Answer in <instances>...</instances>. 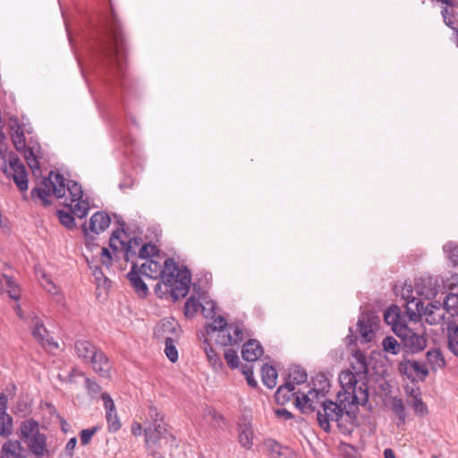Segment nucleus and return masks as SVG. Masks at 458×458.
Masks as SVG:
<instances>
[{"instance_id":"dca6fc26","label":"nucleus","mask_w":458,"mask_h":458,"mask_svg":"<svg viewBox=\"0 0 458 458\" xmlns=\"http://www.w3.org/2000/svg\"><path fill=\"white\" fill-rule=\"evenodd\" d=\"M301 394L300 390H296L295 386L291 383L285 382L284 385L280 386L275 394L276 402L284 405L293 399V403H295V398L297 395Z\"/></svg>"},{"instance_id":"bb28decb","label":"nucleus","mask_w":458,"mask_h":458,"mask_svg":"<svg viewBox=\"0 0 458 458\" xmlns=\"http://www.w3.org/2000/svg\"><path fill=\"white\" fill-rule=\"evenodd\" d=\"M427 361L432 370L443 369L445 366V358L439 349H433L427 352Z\"/></svg>"},{"instance_id":"4d7b16f0","label":"nucleus","mask_w":458,"mask_h":458,"mask_svg":"<svg viewBox=\"0 0 458 458\" xmlns=\"http://www.w3.org/2000/svg\"><path fill=\"white\" fill-rule=\"evenodd\" d=\"M412 408L414 410V412L418 416H424L428 413L427 405L422 402V399L418 395H414Z\"/></svg>"},{"instance_id":"6e6d98bb","label":"nucleus","mask_w":458,"mask_h":458,"mask_svg":"<svg viewBox=\"0 0 458 458\" xmlns=\"http://www.w3.org/2000/svg\"><path fill=\"white\" fill-rule=\"evenodd\" d=\"M41 284L42 286L51 294H58L59 289L55 284V283L51 280V278L45 273L41 276Z\"/></svg>"},{"instance_id":"393cba45","label":"nucleus","mask_w":458,"mask_h":458,"mask_svg":"<svg viewBox=\"0 0 458 458\" xmlns=\"http://www.w3.org/2000/svg\"><path fill=\"white\" fill-rule=\"evenodd\" d=\"M446 334L449 350L458 356V325L455 322H449L446 327Z\"/></svg>"},{"instance_id":"9b49d317","label":"nucleus","mask_w":458,"mask_h":458,"mask_svg":"<svg viewBox=\"0 0 458 458\" xmlns=\"http://www.w3.org/2000/svg\"><path fill=\"white\" fill-rule=\"evenodd\" d=\"M106 409V418L110 432H116L121 428V422L118 419L115 405L107 393H103L101 396Z\"/></svg>"},{"instance_id":"ea45409f","label":"nucleus","mask_w":458,"mask_h":458,"mask_svg":"<svg viewBox=\"0 0 458 458\" xmlns=\"http://www.w3.org/2000/svg\"><path fill=\"white\" fill-rule=\"evenodd\" d=\"M443 250L452 265L458 266V244L454 242H448L443 246Z\"/></svg>"},{"instance_id":"0eeeda50","label":"nucleus","mask_w":458,"mask_h":458,"mask_svg":"<svg viewBox=\"0 0 458 458\" xmlns=\"http://www.w3.org/2000/svg\"><path fill=\"white\" fill-rule=\"evenodd\" d=\"M343 408L333 401L324 400L321 409L318 410L317 419L319 426L325 430H330V421H338L343 417Z\"/></svg>"},{"instance_id":"72a5a7b5","label":"nucleus","mask_w":458,"mask_h":458,"mask_svg":"<svg viewBox=\"0 0 458 458\" xmlns=\"http://www.w3.org/2000/svg\"><path fill=\"white\" fill-rule=\"evenodd\" d=\"M383 351L392 355H397L402 350V343L400 344L394 336L387 335L382 341Z\"/></svg>"},{"instance_id":"2f4dec72","label":"nucleus","mask_w":458,"mask_h":458,"mask_svg":"<svg viewBox=\"0 0 458 458\" xmlns=\"http://www.w3.org/2000/svg\"><path fill=\"white\" fill-rule=\"evenodd\" d=\"M357 376L358 375L354 371L351 370L342 371L340 373L339 382L346 394L350 393V390L357 385Z\"/></svg>"},{"instance_id":"5701e85b","label":"nucleus","mask_w":458,"mask_h":458,"mask_svg":"<svg viewBox=\"0 0 458 458\" xmlns=\"http://www.w3.org/2000/svg\"><path fill=\"white\" fill-rule=\"evenodd\" d=\"M23 448L17 440H8L2 446V458H26L22 454Z\"/></svg>"},{"instance_id":"e2e57ef3","label":"nucleus","mask_w":458,"mask_h":458,"mask_svg":"<svg viewBox=\"0 0 458 458\" xmlns=\"http://www.w3.org/2000/svg\"><path fill=\"white\" fill-rule=\"evenodd\" d=\"M8 128L10 130V134L12 132H16L22 130V126L20 123L19 119L16 116H11L8 120Z\"/></svg>"},{"instance_id":"423d86ee","label":"nucleus","mask_w":458,"mask_h":458,"mask_svg":"<svg viewBox=\"0 0 458 458\" xmlns=\"http://www.w3.org/2000/svg\"><path fill=\"white\" fill-rule=\"evenodd\" d=\"M380 322L379 318L372 311L363 312L359 317L357 327L360 334V340L362 344L373 341L376 331Z\"/></svg>"},{"instance_id":"1a4fd4ad","label":"nucleus","mask_w":458,"mask_h":458,"mask_svg":"<svg viewBox=\"0 0 458 458\" xmlns=\"http://www.w3.org/2000/svg\"><path fill=\"white\" fill-rule=\"evenodd\" d=\"M30 322L34 325L31 332L33 337L44 347L57 349L58 344L49 337L48 331L44 323L34 313L30 316Z\"/></svg>"},{"instance_id":"f704fd0d","label":"nucleus","mask_w":458,"mask_h":458,"mask_svg":"<svg viewBox=\"0 0 458 458\" xmlns=\"http://www.w3.org/2000/svg\"><path fill=\"white\" fill-rule=\"evenodd\" d=\"M202 349L206 353V356L209 361V363L214 368H221L223 363L220 357L216 354L214 349L211 347L210 344L207 339L204 340L202 344Z\"/></svg>"},{"instance_id":"f3484780","label":"nucleus","mask_w":458,"mask_h":458,"mask_svg":"<svg viewBox=\"0 0 458 458\" xmlns=\"http://www.w3.org/2000/svg\"><path fill=\"white\" fill-rule=\"evenodd\" d=\"M263 352L260 343L255 339H250L243 344L242 356L246 361H255L262 356Z\"/></svg>"},{"instance_id":"ddd939ff","label":"nucleus","mask_w":458,"mask_h":458,"mask_svg":"<svg viewBox=\"0 0 458 458\" xmlns=\"http://www.w3.org/2000/svg\"><path fill=\"white\" fill-rule=\"evenodd\" d=\"M445 310L441 307L440 302L428 303L422 312L425 320L429 325H438L443 322L445 318Z\"/></svg>"},{"instance_id":"39448f33","label":"nucleus","mask_w":458,"mask_h":458,"mask_svg":"<svg viewBox=\"0 0 458 458\" xmlns=\"http://www.w3.org/2000/svg\"><path fill=\"white\" fill-rule=\"evenodd\" d=\"M2 171L7 177L13 178L21 191L23 192L28 190V174L25 165L17 155L12 154L9 157V168L6 165H4Z\"/></svg>"},{"instance_id":"4c0bfd02","label":"nucleus","mask_w":458,"mask_h":458,"mask_svg":"<svg viewBox=\"0 0 458 458\" xmlns=\"http://www.w3.org/2000/svg\"><path fill=\"white\" fill-rule=\"evenodd\" d=\"M444 310L451 316H458V294L449 293L444 301Z\"/></svg>"},{"instance_id":"49530a36","label":"nucleus","mask_w":458,"mask_h":458,"mask_svg":"<svg viewBox=\"0 0 458 458\" xmlns=\"http://www.w3.org/2000/svg\"><path fill=\"white\" fill-rule=\"evenodd\" d=\"M201 303L198 300H196L194 297L189 298L184 305V315L186 318H193L199 309L200 308Z\"/></svg>"},{"instance_id":"603ef678","label":"nucleus","mask_w":458,"mask_h":458,"mask_svg":"<svg viewBox=\"0 0 458 458\" xmlns=\"http://www.w3.org/2000/svg\"><path fill=\"white\" fill-rule=\"evenodd\" d=\"M253 434L249 428L242 429L239 434V442L241 445L246 449H250L252 446Z\"/></svg>"},{"instance_id":"a211bd4d","label":"nucleus","mask_w":458,"mask_h":458,"mask_svg":"<svg viewBox=\"0 0 458 458\" xmlns=\"http://www.w3.org/2000/svg\"><path fill=\"white\" fill-rule=\"evenodd\" d=\"M400 309L396 305H392L384 313V320L387 325L392 327L393 332L396 335L400 327H405L407 324L402 321Z\"/></svg>"},{"instance_id":"7c9ffc66","label":"nucleus","mask_w":458,"mask_h":458,"mask_svg":"<svg viewBox=\"0 0 458 458\" xmlns=\"http://www.w3.org/2000/svg\"><path fill=\"white\" fill-rule=\"evenodd\" d=\"M262 381L268 388H274L276 385L277 371L268 364L263 365L261 368Z\"/></svg>"},{"instance_id":"052dcab7","label":"nucleus","mask_w":458,"mask_h":458,"mask_svg":"<svg viewBox=\"0 0 458 458\" xmlns=\"http://www.w3.org/2000/svg\"><path fill=\"white\" fill-rule=\"evenodd\" d=\"M203 316L207 318H214L216 316V303L213 301H206L200 306Z\"/></svg>"},{"instance_id":"a19ab883","label":"nucleus","mask_w":458,"mask_h":458,"mask_svg":"<svg viewBox=\"0 0 458 458\" xmlns=\"http://www.w3.org/2000/svg\"><path fill=\"white\" fill-rule=\"evenodd\" d=\"M227 326L228 323L226 319L222 316H218L215 318L211 323L206 326V333L208 335H211L218 332L219 329L227 327Z\"/></svg>"},{"instance_id":"13d9d810","label":"nucleus","mask_w":458,"mask_h":458,"mask_svg":"<svg viewBox=\"0 0 458 458\" xmlns=\"http://www.w3.org/2000/svg\"><path fill=\"white\" fill-rule=\"evenodd\" d=\"M225 359L228 366L232 369H236L239 365V357L236 351L233 349H227L225 352Z\"/></svg>"},{"instance_id":"a18cd8bd","label":"nucleus","mask_w":458,"mask_h":458,"mask_svg":"<svg viewBox=\"0 0 458 458\" xmlns=\"http://www.w3.org/2000/svg\"><path fill=\"white\" fill-rule=\"evenodd\" d=\"M92 275L98 286H103L105 289L111 287V281L104 275L101 267L96 266L92 267Z\"/></svg>"},{"instance_id":"f8f14e48","label":"nucleus","mask_w":458,"mask_h":458,"mask_svg":"<svg viewBox=\"0 0 458 458\" xmlns=\"http://www.w3.org/2000/svg\"><path fill=\"white\" fill-rule=\"evenodd\" d=\"M141 276L142 275L138 271V265L133 263L130 272L127 274V278L139 297L145 298L148 293V288L142 280Z\"/></svg>"},{"instance_id":"0e129e2a","label":"nucleus","mask_w":458,"mask_h":458,"mask_svg":"<svg viewBox=\"0 0 458 458\" xmlns=\"http://www.w3.org/2000/svg\"><path fill=\"white\" fill-rule=\"evenodd\" d=\"M148 415H149V418L152 420L153 421V424H158V423H164L163 422V418L162 416L159 414L157 409L154 406H150L148 408Z\"/></svg>"},{"instance_id":"2eb2a0df","label":"nucleus","mask_w":458,"mask_h":458,"mask_svg":"<svg viewBox=\"0 0 458 458\" xmlns=\"http://www.w3.org/2000/svg\"><path fill=\"white\" fill-rule=\"evenodd\" d=\"M98 350L90 341L85 339H80L74 343L75 353L83 362L89 363Z\"/></svg>"},{"instance_id":"774afa93","label":"nucleus","mask_w":458,"mask_h":458,"mask_svg":"<svg viewBox=\"0 0 458 458\" xmlns=\"http://www.w3.org/2000/svg\"><path fill=\"white\" fill-rule=\"evenodd\" d=\"M124 232L123 230V231H115L113 233L112 236L110 237V240H109V246L114 250H118V247L115 245L114 243V241L115 240H119L120 239V236L121 234H123Z\"/></svg>"},{"instance_id":"cd10ccee","label":"nucleus","mask_w":458,"mask_h":458,"mask_svg":"<svg viewBox=\"0 0 458 458\" xmlns=\"http://www.w3.org/2000/svg\"><path fill=\"white\" fill-rule=\"evenodd\" d=\"M348 394L352 395V403L358 405H365L369 400L368 389L364 383L359 386L355 385Z\"/></svg>"},{"instance_id":"79ce46f5","label":"nucleus","mask_w":458,"mask_h":458,"mask_svg":"<svg viewBox=\"0 0 458 458\" xmlns=\"http://www.w3.org/2000/svg\"><path fill=\"white\" fill-rule=\"evenodd\" d=\"M165 353L171 362L178 360V352L172 337L167 336L165 340Z\"/></svg>"},{"instance_id":"6ab92c4d","label":"nucleus","mask_w":458,"mask_h":458,"mask_svg":"<svg viewBox=\"0 0 458 458\" xmlns=\"http://www.w3.org/2000/svg\"><path fill=\"white\" fill-rule=\"evenodd\" d=\"M167 433V425L165 423L153 424L145 428L146 443L156 445L161 438L165 437Z\"/></svg>"},{"instance_id":"864d4df0","label":"nucleus","mask_w":458,"mask_h":458,"mask_svg":"<svg viewBox=\"0 0 458 458\" xmlns=\"http://www.w3.org/2000/svg\"><path fill=\"white\" fill-rule=\"evenodd\" d=\"M100 429L99 426H94L90 428L82 429L80 433L81 444L82 445H88L92 437Z\"/></svg>"},{"instance_id":"4be33fe9","label":"nucleus","mask_w":458,"mask_h":458,"mask_svg":"<svg viewBox=\"0 0 458 458\" xmlns=\"http://www.w3.org/2000/svg\"><path fill=\"white\" fill-rule=\"evenodd\" d=\"M351 366L357 375L368 374L367 357L360 350H355L352 355Z\"/></svg>"},{"instance_id":"de8ad7c7","label":"nucleus","mask_w":458,"mask_h":458,"mask_svg":"<svg viewBox=\"0 0 458 458\" xmlns=\"http://www.w3.org/2000/svg\"><path fill=\"white\" fill-rule=\"evenodd\" d=\"M13 432V419L7 414L0 417V436L4 437H9Z\"/></svg>"},{"instance_id":"69168bd1","label":"nucleus","mask_w":458,"mask_h":458,"mask_svg":"<svg viewBox=\"0 0 458 458\" xmlns=\"http://www.w3.org/2000/svg\"><path fill=\"white\" fill-rule=\"evenodd\" d=\"M242 373L245 375L246 380L250 386H251V387L257 386V381L254 378L253 371L251 370V369L245 367L242 369Z\"/></svg>"},{"instance_id":"a878e982","label":"nucleus","mask_w":458,"mask_h":458,"mask_svg":"<svg viewBox=\"0 0 458 458\" xmlns=\"http://www.w3.org/2000/svg\"><path fill=\"white\" fill-rule=\"evenodd\" d=\"M307 379V372L302 367L299 365H293L289 369L288 379L286 382L291 383L293 386L301 385L304 384Z\"/></svg>"},{"instance_id":"b1692460","label":"nucleus","mask_w":458,"mask_h":458,"mask_svg":"<svg viewBox=\"0 0 458 458\" xmlns=\"http://www.w3.org/2000/svg\"><path fill=\"white\" fill-rule=\"evenodd\" d=\"M20 152L23 154L26 163L30 168L32 174L35 176L39 175L41 174V170L34 148L26 145L25 148H21V151Z\"/></svg>"},{"instance_id":"20e7f679","label":"nucleus","mask_w":458,"mask_h":458,"mask_svg":"<svg viewBox=\"0 0 458 458\" xmlns=\"http://www.w3.org/2000/svg\"><path fill=\"white\" fill-rule=\"evenodd\" d=\"M395 335L400 338L403 346L411 353H418L427 346V338L422 326L411 328L408 325L400 327Z\"/></svg>"},{"instance_id":"c756f323","label":"nucleus","mask_w":458,"mask_h":458,"mask_svg":"<svg viewBox=\"0 0 458 458\" xmlns=\"http://www.w3.org/2000/svg\"><path fill=\"white\" fill-rule=\"evenodd\" d=\"M264 447L266 449V454L270 458H286L283 446L273 439H267L264 442Z\"/></svg>"},{"instance_id":"8fccbe9b","label":"nucleus","mask_w":458,"mask_h":458,"mask_svg":"<svg viewBox=\"0 0 458 458\" xmlns=\"http://www.w3.org/2000/svg\"><path fill=\"white\" fill-rule=\"evenodd\" d=\"M413 366H415V360H403L398 364V370L408 378L414 380Z\"/></svg>"},{"instance_id":"412c9836","label":"nucleus","mask_w":458,"mask_h":458,"mask_svg":"<svg viewBox=\"0 0 458 458\" xmlns=\"http://www.w3.org/2000/svg\"><path fill=\"white\" fill-rule=\"evenodd\" d=\"M424 303L418 298L408 299L405 309L406 314L411 321L417 322L424 310Z\"/></svg>"},{"instance_id":"680f3d73","label":"nucleus","mask_w":458,"mask_h":458,"mask_svg":"<svg viewBox=\"0 0 458 458\" xmlns=\"http://www.w3.org/2000/svg\"><path fill=\"white\" fill-rule=\"evenodd\" d=\"M100 259L101 263L106 267H109L112 265L113 258L107 248H102Z\"/></svg>"},{"instance_id":"5fc2aeb1","label":"nucleus","mask_w":458,"mask_h":458,"mask_svg":"<svg viewBox=\"0 0 458 458\" xmlns=\"http://www.w3.org/2000/svg\"><path fill=\"white\" fill-rule=\"evenodd\" d=\"M11 139H12L13 146L17 151H21V148H25L26 140H25L23 130H21L16 132H12Z\"/></svg>"},{"instance_id":"58836bf2","label":"nucleus","mask_w":458,"mask_h":458,"mask_svg":"<svg viewBox=\"0 0 458 458\" xmlns=\"http://www.w3.org/2000/svg\"><path fill=\"white\" fill-rule=\"evenodd\" d=\"M138 257L145 260H147V259H157L159 258V250L154 244L146 243L140 246Z\"/></svg>"},{"instance_id":"473e14b6","label":"nucleus","mask_w":458,"mask_h":458,"mask_svg":"<svg viewBox=\"0 0 458 458\" xmlns=\"http://www.w3.org/2000/svg\"><path fill=\"white\" fill-rule=\"evenodd\" d=\"M312 385L313 386L310 388L315 390L326 396L327 393L329 391L330 383L326 375L319 373L312 377Z\"/></svg>"},{"instance_id":"9d476101","label":"nucleus","mask_w":458,"mask_h":458,"mask_svg":"<svg viewBox=\"0 0 458 458\" xmlns=\"http://www.w3.org/2000/svg\"><path fill=\"white\" fill-rule=\"evenodd\" d=\"M111 218L104 211L96 212L89 219V225H82V231L85 235L89 233L99 234L103 233L110 225Z\"/></svg>"},{"instance_id":"c85d7f7f","label":"nucleus","mask_w":458,"mask_h":458,"mask_svg":"<svg viewBox=\"0 0 458 458\" xmlns=\"http://www.w3.org/2000/svg\"><path fill=\"white\" fill-rule=\"evenodd\" d=\"M39 424L33 419L26 420L21 423L20 431L21 437L27 441L34 434H38Z\"/></svg>"},{"instance_id":"4468645a","label":"nucleus","mask_w":458,"mask_h":458,"mask_svg":"<svg viewBox=\"0 0 458 458\" xmlns=\"http://www.w3.org/2000/svg\"><path fill=\"white\" fill-rule=\"evenodd\" d=\"M89 363L91 364L94 371L100 377L106 378L110 377L111 365L108 358L101 350H98L95 353Z\"/></svg>"},{"instance_id":"e433bc0d","label":"nucleus","mask_w":458,"mask_h":458,"mask_svg":"<svg viewBox=\"0 0 458 458\" xmlns=\"http://www.w3.org/2000/svg\"><path fill=\"white\" fill-rule=\"evenodd\" d=\"M441 13L445 23L452 30L458 31V17L454 7H445Z\"/></svg>"},{"instance_id":"37998d69","label":"nucleus","mask_w":458,"mask_h":458,"mask_svg":"<svg viewBox=\"0 0 458 458\" xmlns=\"http://www.w3.org/2000/svg\"><path fill=\"white\" fill-rule=\"evenodd\" d=\"M141 243H142V240L140 238H137V237L131 238L128 241L126 248H125V253H124L126 261H129L131 258H132L133 256H135L137 254V249L140 248Z\"/></svg>"},{"instance_id":"bf43d9fd","label":"nucleus","mask_w":458,"mask_h":458,"mask_svg":"<svg viewBox=\"0 0 458 458\" xmlns=\"http://www.w3.org/2000/svg\"><path fill=\"white\" fill-rule=\"evenodd\" d=\"M414 380L419 378L424 380L428 375V369L426 364L420 363L415 360V366H413Z\"/></svg>"},{"instance_id":"aec40b11","label":"nucleus","mask_w":458,"mask_h":458,"mask_svg":"<svg viewBox=\"0 0 458 458\" xmlns=\"http://www.w3.org/2000/svg\"><path fill=\"white\" fill-rule=\"evenodd\" d=\"M29 450L37 457H41L47 451V437L43 433L34 434L30 438L25 441Z\"/></svg>"},{"instance_id":"f257e3e1","label":"nucleus","mask_w":458,"mask_h":458,"mask_svg":"<svg viewBox=\"0 0 458 458\" xmlns=\"http://www.w3.org/2000/svg\"><path fill=\"white\" fill-rule=\"evenodd\" d=\"M95 55L107 75L122 78L127 55V40L121 21L111 7L97 30Z\"/></svg>"},{"instance_id":"6e6552de","label":"nucleus","mask_w":458,"mask_h":458,"mask_svg":"<svg viewBox=\"0 0 458 458\" xmlns=\"http://www.w3.org/2000/svg\"><path fill=\"white\" fill-rule=\"evenodd\" d=\"M325 395L320 394L315 390L310 389L307 393L301 392L300 395L295 398V406L302 413L318 412L321 408V403L324 401Z\"/></svg>"},{"instance_id":"3c124183","label":"nucleus","mask_w":458,"mask_h":458,"mask_svg":"<svg viewBox=\"0 0 458 458\" xmlns=\"http://www.w3.org/2000/svg\"><path fill=\"white\" fill-rule=\"evenodd\" d=\"M230 333L233 332L232 335V345L237 344L243 341V332L242 328V325L240 324H228L227 326Z\"/></svg>"},{"instance_id":"c9c22d12","label":"nucleus","mask_w":458,"mask_h":458,"mask_svg":"<svg viewBox=\"0 0 458 458\" xmlns=\"http://www.w3.org/2000/svg\"><path fill=\"white\" fill-rule=\"evenodd\" d=\"M391 409L398 418V425L404 424L406 420L405 406L401 398L394 397L391 401Z\"/></svg>"},{"instance_id":"09e8293b","label":"nucleus","mask_w":458,"mask_h":458,"mask_svg":"<svg viewBox=\"0 0 458 458\" xmlns=\"http://www.w3.org/2000/svg\"><path fill=\"white\" fill-rule=\"evenodd\" d=\"M216 342L222 346L232 345V334L228 327H223L216 332Z\"/></svg>"},{"instance_id":"338daca9","label":"nucleus","mask_w":458,"mask_h":458,"mask_svg":"<svg viewBox=\"0 0 458 458\" xmlns=\"http://www.w3.org/2000/svg\"><path fill=\"white\" fill-rule=\"evenodd\" d=\"M86 386L91 393L98 394L101 391L100 386L89 378H86Z\"/></svg>"},{"instance_id":"f03ea898","label":"nucleus","mask_w":458,"mask_h":458,"mask_svg":"<svg viewBox=\"0 0 458 458\" xmlns=\"http://www.w3.org/2000/svg\"><path fill=\"white\" fill-rule=\"evenodd\" d=\"M138 271L146 277L159 279L154 291L160 298L169 293L176 301L190 291L191 271L186 267H179L172 258L165 259L163 264L157 259H147L138 266Z\"/></svg>"},{"instance_id":"7ed1b4c3","label":"nucleus","mask_w":458,"mask_h":458,"mask_svg":"<svg viewBox=\"0 0 458 458\" xmlns=\"http://www.w3.org/2000/svg\"><path fill=\"white\" fill-rule=\"evenodd\" d=\"M66 191L69 198H65L64 205L69 208L75 216L81 219L88 216L90 206L88 198H83L84 192L81 185L73 181L68 180L57 172L51 171L48 176L44 177L40 187L31 191L32 197H38L45 206L50 205L48 197L53 194L56 199L65 197Z\"/></svg>"},{"instance_id":"c03bdc74","label":"nucleus","mask_w":458,"mask_h":458,"mask_svg":"<svg viewBox=\"0 0 458 458\" xmlns=\"http://www.w3.org/2000/svg\"><path fill=\"white\" fill-rule=\"evenodd\" d=\"M56 216L59 219V222L65 226L67 229H72L75 226V220L72 212H66L64 210H57Z\"/></svg>"}]
</instances>
